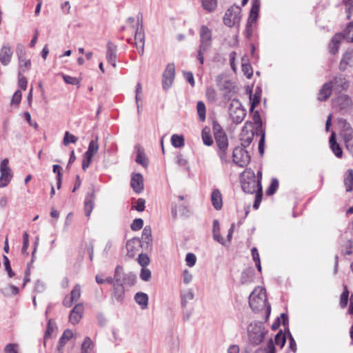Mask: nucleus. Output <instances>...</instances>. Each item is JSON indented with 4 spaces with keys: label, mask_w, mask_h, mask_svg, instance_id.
Wrapping results in <instances>:
<instances>
[{
    "label": "nucleus",
    "mask_w": 353,
    "mask_h": 353,
    "mask_svg": "<svg viewBox=\"0 0 353 353\" xmlns=\"http://www.w3.org/2000/svg\"><path fill=\"white\" fill-rule=\"evenodd\" d=\"M249 305L254 312H258L265 309L267 317L271 312V306L267 302L265 290L263 288H256L249 296Z\"/></svg>",
    "instance_id": "obj_1"
},
{
    "label": "nucleus",
    "mask_w": 353,
    "mask_h": 353,
    "mask_svg": "<svg viewBox=\"0 0 353 353\" xmlns=\"http://www.w3.org/2000/svg\"><path fill=\"white\" fill-rule=\"evenodd\" d=\"M248 332L250 343L253 345H258L264 339L268 330L261 322H254L250 324Z\"/></svg>",
    "instance_id": "obj_2"
},
{
    "label": "nucleus",
    "mask_w": 353,
    "mask_h": 353,
    "mask_svg": "<svg viewBox=\"0 0 353 353\" xmlns=\"http://www.w3.org/2000/svg\"><path fill=\"white\" fill-rule=\"evenodd\" d=\"M241 185L243 191L248 194L256 193L257 181L254 172L251 170H246L241 174Z\"/></svg>",
    "instance_id": "obj_3"
},
{
    "label": "nucleus",
    "mask_w": 353,
    "mask_h": 353,
    "mask_svg": "<svg viewBox=\"0 0 353 353\" xmlns=\"http://www.w3.org/2000/svg\"><path fill=\"white\" fill-rule=\"evenodd\" d=\"M241 10L238 6L234 5L228 8L223 17V23L225 26L232 28L239 26L241 19Z\"/></svg>",
    "instance_id": "obj_4"
},
{
    "label": "nucleus",
    "mask_w": 353,
    "mask_h": 353,
    "mask_svg": "<svg viewBox=\"0 0 353 353\" xmlns=\"http://www.w3.org/2000/svg\"><path fill=\"white\" fill-rule=\"evenodd\" d=\"M229 113L232 121L236 124H239L243 121L246 115V110L239 99H233L229 108Z\"/></svg>",
    "instance_id": "obj_5"
},
{
    "label": "nucleus",
    "mask_w": 353,
    "mask_h": 353,
    "mask_svg": "<svg viewBox=\"0 0 353 353\" xmlns=\"http://www.w3.org/2000/svg\"><path fill=\"white\" fill-rule=\"evenodd\" d=\"M99 137L94 136L90 141L88 150L84 153L82 161V169L85 170L91 164L93 156L97 153L99 145L98 143Z\"/></svg>",
    "instance_id": "obj_6"
},
{
    "label": "nucleus",
    "mask_w": 353,
    "mask_h": 353,
    "mask_svg": "<svg viewBox=\"0 0 353 353\" xmlns=\"http://www.w3.org/2000/svg\"><path fill=\"white\" fill-rule=\"evenodd\" d=\"M233 162L240 166L245 167L250 161V156L245 148L241 146L236 147L232 152Z\"/></svg>",
    "instance_id": "obj_7"
},
{
    "label": "nucleus",
    "mask_w": 353,
    "mask_h": 353,
    "mask_svg": "<svg viewBox=\"0 0 353 353\" xmlns=\"http://www.w3.org/2000/svg\"><path fill=\"white\" fill-rule=\"evenodd\" d=\"M338 125L340 128V135L345 143L353 139V128L351 124L343 118L339 119Z\"/></svg>",
    "instance_id": "obj_8"
},
{
    "label": "nucleus",
    "mask_w": 353,
    "mask_h": 353,
    "mask_svg": "<svg viewBox=\"0 0 353 353\" xmlns=\"http://www.w3.org/2000/svg\"><path fill=\"white\" fill-rule=\"evenodd\" d=\"M8 159H4L0 164V188H4L8 185L12 178L10 168L8 166Z\"/></svg>",
    "instance_id": "obj_9"
},
{
    "label": "nucleus",
    "mask_w": 353,
    "mask_h": 353,
    "mask_svg": "<svg viewBox=\"0 0 353 353\" xmlns=\"http://www.w3.org/2000/svg\"><path fill=\"white\" fill-rule=\"evenodd\" d=\"M175 77L174 63H168L162 76V86L163 90H168L172 85Z\"/></svg>",
    "instance_id": "obj_10"
},
{
    "label": "nucleus",
    "mask_w": 353,
    "mask_h": 353,
    "mask_svg": "<svg viewBox=\"0 0 353 353\" xmlns=\"http://www.w3.org/2000/svg\"><path fill=\"white\" fill-rule=\"evenodd\" d=\"M339 81L342 83L341 78H334L333 80L323 84L319 92L318 100L320 101H327L332 94L334 85H336Z\"/></svg>",
    "instance_id": "obj_11"
},
{
    "label": "nucleus",
    "mask_w": 353,
    "mask_h": 353,
    "mask_svg": "<svg viewBox=\"0 0 353 353\" xmlns=\"http://www.w3.org/2000/svg\"><path fill=\"white\" fill-rule=\"evenodd\" d=\"M201 43L199 46L210 48L212 46V32L206 26H201L199 31Z\"/></svg>",
    "instance_id": "obj_12"
},
{
    "label": "nucleus",
    "mask_w": 353,
    "mask_h": 353,
    "mask_svg": "<svg viewBox=\"0 0 353 353\" xmlns=\"http://www.w3.org/2000/svg\"><path fill=\"white\" fill-rule=\"evenodd\" d=\"M127 256L132 258L136 253L142 248L141 241L139 238L134 237L126 242Z\"/></svg>",
    "instance_id": "obj_13"
},
{
    "label": "nucleus",
    "mask_w": 353,
    "mask_h": 353,
    "mask_svg": "<svg viewBox=\"0 0 353 353\" xmlns=\"http://www.w3.org/2000/svg\"><path fill=\"white\" fill-rule=\"evenodd\" d=\"M142 248L145 250H151L152 247V230L150 226H145L141 234Z\"/></svg>",
    "instance_id": "obj_14"
},
{
    "label": "nucleus",
    "mask_w": 353,
    "mask_h": 353,
    "mask_svg": "<svg viewBox=\"0 0 353 353\" xmlns=\"http://www.w3.org/2000/svg\"><path fill=\"white\" fill-rule=\"evenodd\" d=\"M117 46L111 41H108L107 43L106 59L113 68H116L117 66Z\"/></svg>",
    "instance_id": "obj_15"
},
{
    "label": "nucleus",
    "mask_w": 353,
    "mask_h": 353,
    "mask_svg": "<svg viewBox=\"0 0 353 353\" xmlns=\"http://www.w3.org/2000/svg\"><path fill=\"white\" fill-rule=\"evenodd\" d=\"M130 185L136 193H140L143 190V177L140 173L132 174Z\"/></svg>",
    "instance_id": "obj_16"
},
{
    "label": "nucleus",
    "mask_w": 353,
    "mask_h": 353,
    "mask_svg": "<svg viewBox=\"0 0 353 353\" xmlns=\"http://www.w3.org/2000/svg\"><path fill=\"white\" fill-rule=\"evenodd\" d=\"M348 67H353V49L347 50L340 61L341 70L345 71Z\"/></svg>",
    "instance_id": "obj_17"
},
{
    "label": "nucleus",
    "mask_w": 353,
    "mask_h": 353,
    "mask_svg": "<svg viewBox=\"0 0 353 353\" xmlns=\"http://www.w3.org/2000/svg\"><path fill=\"white\" fill-rule=\"evenodd\" d=\"M218 85L221 90H225L224 98L229 100L231 94L235 92V86L230 80H224L223 81H218Z\"/></svg>",
    "instance_id": "obj_18"
},
{
    "label": "nucleus",
    "mask_w": 353,
    "mask_h": 353,
    "mask_svg": "<svg viewBox=\"0 0 353 353\" xmlns=\"http://www.w3.org/2000/svg\"><path fill=\"white\" fill-rule=\"evenodd\" d=\"M83 311V305L77 304L70 313L69 321L74 325L78 323L82 317Z\"/></svg>",
    "instance_id": "obj_19"
},
{
    "label": "nucleus",
    "mask_w": 353,
    "mask_h": 353,
    "mask_svg": "<svg viewBox=\"0 0 353 353\" xmlns=\"http://www.w3.org/2000/svg\"><path fill=\"white\" fill-rule=\"evenodd\" d=\"M94 191L92 190L91 192H88L85 199L84 202V209H85V215L87 217H89L94 205Z\"/></svg>",
    "instance_id": "obj_20"
},
{
    "label": "nucleus",
    "mask_w": 353,
    "mask_h": 353,
    "mask_svg": "<svg viewBox=\"0 0 353 353\" xmlns=\"http://www.w3.org/2000/svg\"><path fill=\"white\" fill-rule=\"evenodd\" d=\"M13 51L8 45L3 46L0 51V61L3 65L10 63L12 56Z\"/></svg>",
    "instance_id": "obj_21"
},
{
    "label": "nucleus",
    "mask_w": 353,
    "mask_h": 353,
    "mask_svg": "<svg viewBox=\"0 0 353 353\" xmlns=\"http://www.w3.org/2000/svg\"><path fill=\"white\" fill-rule=\"evenodd\" d=\"M112 296L119 303H122L123 301L125 298V290L123 283H114Z\"/></svg>",
    "instance_id": "obj_22"
},
{
    "label": "nucleus",
    "mask_w": 353,
    "mask_h": 353,
    "mask_svg": "<svg viewBox=\"0 0 353 353\" xmlns=\"http://www.w3.org/2000/svg\"><path fill=\"white\" fill-rule=\"evenodd\" d=\"M329 142L330 148L335 156L338 158H341L343 156V150L339 144L336 142V134L334 132H332Z\"/></svg>",
    "instance_id": "obj_23"
},
{
    "label": "nucleus",
    "mask_w": 353,
    "mask_h": 353,
    "mask_svg": "<svg viewBox=\"0 0 353 353\" xmlns=\"http://www.w3.org/2000/svg\"><path fill=\"white\" fill-rule=\"evenodd\" d=\"M211 201L213 207L219 210L223 206L222 195L218 189H214L211 194Z\"/></svg>",
    "instance_id": "obj_24"
},
{
    "label": "nucleus",
    "mask_w": 353,
    "mask_h": 353,
    "mask_svg": "<svg viewBox=\"0 0 353 353\" xmlns=\"http://www.w3.org/2000/svg\"><path fill=\"white\" fill-rule=\"evenodd\" d=\"M134 40L136 41L135 45L136 48H139L140 43V48H141V55L144 53V41H145V34L143 28H137L134 34Z\"/></svg>",
    "instance_id": "obj_25"
},
{
    "label": "nucleus",
    "mask_w": 353,
    "mask_h": 353,
    "mask_svg": "<svg viewBox=\"0 0 353 353\" xmlns=\"http://www.w3.org/2000/svg\"><path fill=\"white\" fill-rule=\"evenodd\" d=\"M134 300L136 303L140 305L142 310H145L148 307V296L147 294L139 292L135 294Z\"/></svg>",
    "instance_id": "obj_26"
},
{
    "label": "nucleus",
    "mask_w": 353,
    "mask_h": 353,
    "mask_svg": "<svg viewBox=\"0 0 353 353\" xmlns=\"http://www.w3.org/2000/svg\"><path fill=\"white\" fill-rule=\"evenodd\" d=\"M254 270L252 268H246L241 275V283L248 284L252 283L254 280Z\"/></svg>",
    "instance_id": "obj_27"
},
{
    "label": "nucleus",
    "mask_w": 353,
    "mask_h": 353,
    "mask_svg": "<svg viewBox=\"0 0 353 353\" xmlns=\"http://www.w3.org/2000/svg\"><path fill=\"white\" fill-rule=\"evenodd\" d=\"M252 112H253L252 119H253L254 123L256 125V129H255L256 135V136L259 135V133H265V132L263 129L262 119H261V115H260L259 111L253 110Z\"/></svg>",
    "instance_id": "obj_28"
},
{
    "label": "nucleus",
    "mask_w": 353,
    "mask_h": 353,
    "mask_svg": "<svg viewBox=\"0 0 353 353\" xmlns=\"http://www.w3.org/2000/svg\"><path fill=\"white\" fill-rule=\"evenodd\" d=\"M344 38L343 36L342 35V33H340V34H336L333 38L332 39V41L329 45V48H330V52L334 54H336L338 50H339V44L341 43V40Z\"/></svg>",
    "instance_id": "obj_29"
},
{
    "label": "nucleus",
    "mask_w": 353,
    "mask_h": 353,
    "mask_svg": "<svg viewBox=\"0 0 353 353\" xmlns=\"http://www.w3.org/2000/svg\"><path fill=\"white\" fill-rule=\"evenodd\" d=\"M136 149L137 150L136 162L144 168L148 167V159L146 158L143 150L139 145H136Z\"/></svg>",
    "instance_id": "obj_30"
},
{
    "label": "nucleus",
    "mask_w": 353,
    "mask_h": 353,
    "mask_svg": "<svg viewBox=\"0 0 353 353\" xmlns=\"http://www.w3.org/2000/svg\"><path fill=\"white\" fill-rule=\"evenodd\" d=\"M261 1L260 0H252V8L250 11V15L248 18H250L252 21H256L259 17V12L260 10Z\"/></svg>",
    "instance_id": "obj_31"
},
{
    "label": "nucleus",
    "mask_w": 353,
    "mask_h": 353,
    "mask_svg": "<svg viewBox=\"0 0 353 353\" xmlns=\"http://www.w3.org/2000/svg\"><path fill=\"white\" fill-rule=\"evenodd\" d=\"M336 103L341 109H345L352 105V99L347 94H341L336 99Z\"/></svg>",
    "instance_id": "obj_32"
},
{
    "label": "nucleus",
    "mask_w": 353,
    "mask_h": 353,
    "mask_svg": "<svg viewBox=\"0 0 353 353\" xmlns=\"http://www.w3.org/2000/svg\"><path fill=\"white\" fill-rule=\"evenodd\" d=\"M344 185L346 192H349L353 190V170L349 169L344 176Z\"/></svg>",
    "instance_id": "obj_33"
},
{
    "label": "nucleus",
    "mask_w": 353,
    "mask_h": 353,
    "mask_svg": "<svg viewBox=\"0 0 353 353\" xmlns=\"http://www.w3.org/2000/svg\"><path fill=\"white\" fill-rule=\"evenodd\" d=\"M218 149L228 148V139L225 133L218 134L214 136Z\"/></svg>",
    "instance_id": "obj_34"
},
{
    "label": "nucleus",
    "mask_w": 353,
    "mask_h": 353,
    "mask_svg": "<svg viewBox=\"0 0 353 353\" xmlns=\"http://www.w3.org/2000/svg\"><path fill=\"white\" fill-rule=\"evenodd\" d=\"M194 294L192 290L189 289L188 290L181 292V305L183 308L187 306L189 301L194 299Z\"/></svg>",
    "instance_id": "obj_35"
},
{
    "label": "nucleus",
    "mask_w": 353,
    "mask_h": 353,
    "mask_svg": "<svg viewBox=\"0 0 353 353\" xmlns=\"http://www.w3.org/2000/svg\"><path fill=\"white\" fill-rule=\"evenodd\" d=\"M261 95V90L259 87H257L254 94L252 97L250 94L251 105L250 111L252 112L255 107L260 103Z\"/></svg>",
    "instance_id": "obj_36"
},
{
    "label": "nucleus",
    "mask_w": 353,
    "mask_h": 353,
    "mask_svg": "<svg viewBox=\"0 0 353 353\" xmlns=\"http://www.w3.org/2000/svg\"><path fill=\"white\" fill-rule=\"evenodd\" d=\"M256 353H276V348L272 339L268 341L265 347L256 349Z\"/></svg>",
    "instance_id": "obj_37"
},
{
    "label": "nucleus",
    "mask_w": 353,
    "mask_h": 353,
    "mask_svg": "<svg viewBox=\"0 0 353 353\" xmlns=\"http://www.w3.org/2000/svg\"><path fill=\"white\" fill-rule=\"evenodd\" d=\"M73 336V333L70 330H65L59 339V344L57 346H59V349L63 348L66 342L69 341Z\"/></svg>",
    "instance_id": "obj_38"
},
{
    "label": "nucleus",
    "mask_w": 353,
    "mask_h": 353,
    "mask_svg": "<svg viewBox=\"0 0 353 353\" xmlns=\"http://www.w3.org/2000/svg\"><path fill=\"white\" fill-rule=\"evenodd\" d=\"M202 139L203 143L208 146H210L213 143V139L210 134V129L208 127H205L203 129L202 133Z\"/></svg>",
    "instance_id": "obj_39"
},
{
    "label": "nucleus",
    "mask_w": 353,
    "mask_h": 353,
    "mask_svg": "<svg viewBox=\"0 0 353 353\" xmlns=\"http://www.w3.org/2000/svg\"><path fill=\"white\" fill-rule=\"evenodd\" d=\"M171 143L174 148H181L185 144L184 138L182 135L174 134L171 137Z\"/></svg>",
    "instance_id": "obj_40"
},
{
    "label": "nucleus",
    "mask_w": 353,
    "mask_h": 353,
    "mask_svg": "<svg viewBox=\"0 0 353 353\" xmlns=\"http://www.w3.org/2000/svg\"><path fill=\"white\" fill-rule=\"evenodd\" d=\"M16 53H17V55L18 57L19 61V68L21 69H22V68H23L22 61H23V58H24V57L26 56V50H25V47L21 43H18L17 45Z\"/></svg>",
    "instance_id": "obj_41"
},
{
    "label": "nucleus",
    "mask_w": 353,
    "mask_h": 353,
    "mask_svg": "<svg viewBox=\"0 0 353 353\" xmlns=\"http://www.w3.org/2000/svg\"><path fill=\"white\" fill-rule=\"evenodd\" d=\"M342 35L347 41L353 42V21L347 25Z\"/></svg>",
    "instance_id": "obj_42"
},
{
    "label": "nucleus",
    "mask_w": 353,
    "mask_h": 353,
    "mask_svg": "<svg viewBox=\"0 0 353 353\" xmlns=\"http://www.w3.org/2000/svg\"><path fill=\"white\" fill-rule=\"evenodd\" d=\"M56 328V324L52 320L50 319L48 322L47 329L44 335V345L48 339L51 337V334L54 332Z\"/></svg>",
    "instance_id": "obj_43"
},
{
    "label": "nucleus",
    "mask_w": 353,
    "mask_h": 353,
    "mask_svg": "<svg viewBox=\"0 0 353 353\" xmlns=\"http://www.w3.org/2000/svg\"><path fill=\"white\" fill-rule=\"evenodd\" d=\"M201 3L203 8L208 12H212L217 6L216 0H201Z\"/></svg>",
    "instance_id": "obj_44"
},
{
    "label": "nucleus",
    "mask_w": 353,
    "mask_h": 353,
    "mask_svg": "<svg viewBox=\"0 0 353 353\" xmlns=\"http://www.w3.org/2000/svg\"><path fill=\"white\" fill-rule=\"evenodd\" d=\"M274 343L276 345L280 346L281 348H283L286 343V336L284 333H283L282 330H280L274 337Z\"/></svg>",
    "instance_id": "obj_45"
},
{
    "label": "nucleus",
    "mask_w": 353,
    "mask_h": 353,
    "mask_svg": "<svg viewBox=\"0 0 353 353\" xmlns=\"http://www.w3.org/2000/svg\"><path fill=\"white\" fill-rule=\"evenodd\" d=\"M196 109L199 119L201 121H204L205 120V113L206 108L204 103L201 101H198L196 104Z\"/></svg>",
    "instance_id": "obj_46"
},
{
    "label": "nucleus",
    "mask_w": 353,
    "mask_h": 353,
    "mask_svg": "<svg viewBox=\"0 0 353 353\" xmlns=\"http://www.w3.org/2000/svg\"><path fill=\"white\" fill-rule=\"evenodd\" d=\"M262 196H263V188H262V184H259V188H257V191L256 193L255 200L253 204V208L255 210H257L260 205V203L262 200Z\"/></svg>",
    "instance_id": "obj_47"
},
{
    "label": "nucleus",
    "mask_w": 353,
    "mask_h": 353,
    "mask_svg": "<svg viewBox=\"0 0 353 353\" xmlns=\"http://www.w3.org/2000/svg\"><path fill=\"white\" fill-rule=\"evenodd\" d=\"M256 134L255 132H250V134L248 136H241V147H243L246 148L250 144L252 143L254 136Z\"/></svg>",
    "instance_id": "obj_48"
},
{
    "label": "nucleus",
    "mask_w": 353,
    "mask_h": 353,
    "mask_svg": "<svg viewBox=\"0 0 353 353\" xmlns=\"http://www.w3.org/2000/svg\"><path fill=\"white\" fill-rule=\"evenodd\" d=\"M279 188V181L276 178H273L271 181L270 185L266 190V194L268 196L273 195Z\"/></svg>",
    "instance_id": "obj_49"
},
{
    "label": "nucleus",
    "mask_w": 353,
    "mask_h": 353,
    "mask_svg": "<svg viewBox=\"0 0 353 353\" xmlns=\"http://www.w3.org/2000/svg\"><path fill=\"white\" fill-rule=\"evenodd\" d=\"M136 281V275L132 272L123 274L122 283L128 285H133Z\"/></svg>",
    "instance_id": "obj_50"
},
{
    "label": "nucleus",
    "mask_w": 353,
    "mask_h": 353,
    "mask_svg": "<svg viewBox=\"0 0 353 353\" xmlns=\"http://www.w3.org/2000/svg\"><path fill=\"white\" fill-rule=\"evenodd\" d=\"M78 140V138L74 135L70 134L66 131L64 134L63 143L64 145H68L69 143H75Z\"/></svg>",
    "instance_id": "obj_51"
},
{
    "label": "nucleus",
    "mask_w": 353,
    "mask_h": 353,
    "mask_svg": "<svg viewBox=\"0 0 353 353\" xmlns=\"http://www.w3.org/2000/svg\"><path fill=\"white\" fill-rule=\"evenodd\" d=\"M348 296L349 291L347 290V286L344 285V291L341 294L340 299V306L342 308H345L347 306L348 302Z\"/></svg>",
    "instance_id": "obj_52"
},
{
    "label": "nucleus",
    "mask_w": 353,
    "mask_h": 353,
    "mask_svg": "<svg viewBox=\"0 0 353 353\" xmlns=\"http://www.w3.org/2000/svg\"><path fill=\"white\" fill-rule=\"evenodd\" d=\"M123 274H125V273L123 272V269H122L121 266L117 265L115 268L114 274V278L115 279V282L114 283H122Z\"/></svg>",
    "instance_id": "obj_53"
},
{
    "label": "nucleus",
    "mask_w": 353,
    "mask_h": 353,
    "mask_svg": "<svg viewBox=\"0 0 353 353\" xmlns=\"http://www.w3.org/2000/svg\"><path fill=\"white\" fill-rule=\"evenodd\" d=\"M3 265L5 266V270L8 272V276L13 277L15 275V274L11 268L10 262L9 259L6 255L3 256Z\"/></svg>",
    "instance_id": "obj_54"
},
{
    "label": "nucleus",
    "mask_w": 353,
    "mask_h": 353,
    "mask_svg": "<svg viewBox=\"0 0 353 353\" xmlns=\"http://www.w3.org/2000/svg\"><path fill=\"white\" fill-rule=\"evenodd\" d=\"M81 296V286L79 284L75 285L72 290L70 296L74 301H77Z\"/></svg>",
    "instance_id": "obj_55"
},
{
    "label": "nucleus",
    "mask_w": 353,
    "mask_h": 353,
    "mask_svg": "<svg viewBox=\"0 0 353 353\" xmlns=\"http://www.w3.org/2000/svg\"><path fill=\"white\" fill-rule=\"evenodd\" d=\"M242 71L248 79H250L253 75L252 66L249 63H242Z\"/></svg>",
    "instance_id": "obj_56"
},
{
    "label": "nucleus",
    "mask_w": 353,
    "mask_h": 353,
    "mask_svg": "<svg viewBox=\"0 0 353 353\" xmlns=\"http://www.w3.org/2000/svg\"><path fill=\"white\" fill-rule=\"evenodd\" d=\"M143 226V221L142 219H140V218H138V219H135L131 225H130V228L132 229V230L133 231H137V230H141Z\"/></svg>",
    "instance_id": "obj_57"
},
{
    "label": "nucleus",
    "mask_w": 353,
    "mask_h": 353,
    "mask_svg": "<svg viewBox=\"0 0 353 353\" xmlns=\"http://www.w3.org/2000/svg\"><path fill=\"white\" fill-rule=\"evenodd\" d=\"M252 128V123L247 121L242 128L241 136H248L250 134V132H253Z\"/></svg>",
    "instance_id": "obj_58"
},
{
    "label": "nucleus",
    "mask_w": 353,
    "mask_h": 353,
    "mask_svg": "<svg viewBox=\"0 0 353 353\" xmlns=\"http://www.w3.org/2000/svg\"><path fill=\"white\" fill-rule=\"evenodd\" d=\"M138 262L141 267L145 268L150 263V258L146 254H140L138 257Z\"/></svg>",
    "instance_id": "obj_59"
},
{
    "label": "nucleus",
    "mask_w": 353,
    "mask_h": 353,
    "mask_svg": "<svg viewBox=\"0 0 353 353\" xmlns=\"http://www.w3.org/2000/svg\"><path fill=\"white\" fill-rule=\"evenodd\" d=\"M210 48L199 46L197 51V59L199 61L201 65H203L204 63V54L205 52L209 50Z\"/></svg>",
    "instance_id": "obj_60"
},
{
    "label": "nucleus",
    "mask_w": 353,
    "mask_h": 353,
    "mask_svg": "<svg viewBox=\"0 0 353 353\" xmlns=\"http://www.w3.org/2000/svg\"><path fill=\"white\" fill-rule=\"evenodd\" d=\"M205 95L208 99L210 101H215L216 99V93L215 90L212 87H208L206 89Z\"/></svg>",
    "instance_id": "obj_61"
},
{
    "label": "nucleus",
    "mask_w": 353,
    "mask_h": 353,
    "mask_svg": "<svg viewBox=\"0 0 353 353\" xmlns=\"http://www.w3.org/2000/svg\"><path fill=\"white\" fill-rule=\"evenodd\" d=\"M92 344V342L91 339L89 337H86L81 345V353H90L89 349L90 348Z\"/></svg>",
    "instance_id": "obj_62"
},
{
    "label": "nucleus",
    "mask_w": 353,
    "mask_h": 353,
    "mask_svg": "<svg viewBox=\"0 0 353 353\" xmlns=\"http://www.w3.org/2000/svg\"><path fill=\"white\" fill-rule=\"evenodd\" d=\"M62 77H63L65 83L67 84H70V85H79V81L76 77H70L69 75H66L64 74H62Z\"/></svg>",
    "instance_id": "obj_63"
},
{
    "label": "nucleus",
    "mask_w": 353,
    "mask_h": 353,
    "mask_svg": "<svg viewBox=\"0 0 353 353\" xmlns=\"http://www.w3.org/2000/svg\"><path fill=\"white\" fill-rule=\"evenodd\" d=\"M18 345L14 343H9L4 348V353H19Z\"/></svg>",
    "instance_id": "obj_64"
}]
</instances>
